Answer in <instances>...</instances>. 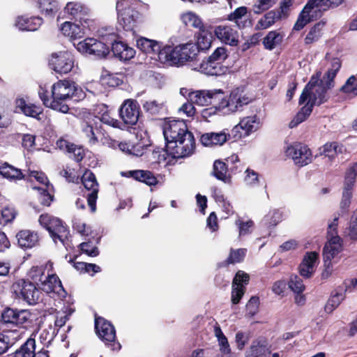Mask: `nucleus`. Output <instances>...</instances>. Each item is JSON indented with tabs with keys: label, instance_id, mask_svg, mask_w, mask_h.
I'll return each mask as SVG.
<instances>
[{
	"label": "nucleus",
	"instance_id": "f257e3e1",
	"mask_svg": "<svg viewBox=\"0 0 357 357\" xmlns=\"http://www.w3.org/2000/svg\"><path fill=\"white\" fill-rule=\"evenodd\" d=\"M340 67V60L334 58L331 61L330 68L321 79L320 73L312 76L300 96L299 104L304 103L307 99V103L312 107L327 102L330 97L328 91L335 86L334 78Z\"/></svg>",
	"mask_w": 357,
	"mask_h": 357
},
{
	"label": "nucleus",
	"instance_id": "f03ea898",
	"mask_svg": "<svg viewBox=\"0 0 357 357\" xmlns=\"http://www.w3.org/2000/svg\"><path fill=\"white\" fill-rule=\"evenodd\" d=\"M81 89H78L74 82L59 80L52 86V99L49 98L48 92L40 88L38 94L44 105L63 114L69 111L68 102Z\"/></svg>",
	"mask_w": 357,
	"mask_h": 357
},
{
	"label": "nucleus",
	"instance_id": "7ed1b4c3",
	"mask_svg": "<svg viewBox=\"0 0 357 357\" xmlns=\"http://www.w3.org/2000/svg\"><path fill=\"white\" fill-rule=\"evenodd\" d=\"M222 98L217 106V111L223 114H230L241 111L244 105H247L252 101V98L244 92L242 88L239 87L233 89L227 98L222 90Z\"/></svg>",
	"mask_w": 357,
	"mask_h": 357
},
{
	"label": "nucleus",
	"instance_id": "20e7f679",
	"mask_svg": "<svg viewBox=\"0 0 357 357\" xmlns=\"http://www.w3.org/2000/svg\"><path fill=\"white\" fill-rule=\"evenodd\" d=\"M39 222L41 226L48 231L54 243H56L59 241L63 245H66L69 231L61 220L46 213L40 216Z\"/></svg>",
	"mask_w": 357,
	"mask_h": 357
},
{
	"label": "nucleus",
	"instance_id": "39448f33",
	"mask_svg": "<svg viewBox=\"0 0 357 357\" xmlns=\"http://www.w3.org/2000/svg\"><path fill=\"white\" fill-rule=\"evenodd\" d=\"M11 290L16 298L22 299L29 305H35L40 299V291L33 282L28 280H16L13 284Z\"/></svg>",
	"mask_w": 357,
	"mask_h": 357
},
{
	"label": "nucleus",
	"instance_id": "423d86ee",
	"mask_svg": "<svg viewBox=\"0 0 357 357\" xmlns=\"http://www.w3.org/2000/svg\"><path fill=\"white\" fill-rule=\"evenodd\" d=\"M195 149V140L193 134L188 131L177 144L170 143L165 146V152L173 158H181L190 155Z\"/></svg>",
	"mask_w": 357,
	"mask_h": 357
},
{
	"label": "nucleus",
	"instance_id": "0eeeda50",
	"mask_svg": "<svg viewBox=\"0 0 357 357\" xmlns=\"http://www.w3.org/2000/svg\"><path fill=\"white\" fill-rule=\"evenodd\" d=\"M95 329L98 337L107 345H111L112 350H119L121 344L116 342V331L114 326L102 317L95 319Z\"/></svg>",
	"mask_w": 357,
	"mask_h": 357
},
{
	"label": "nucleus",
	"instance_id": "6e6552de",
	"mask_svg": "<svg viewBox=\"0 0 357 357\" xmlns=\"http://www.w3.org/2000/svg\"><path fill=\"white\" fill-rule=\"evenodd\" d=\"M222 89L198 90L194 91L190 95V101L199 106L212 105L217 111V106L222 100Z\"/></svg>",
	"mask_w": 357,
	"mask_h": 357
},
{
	"label": "nucleus",
	"instance_id": "1a4fd4ad",
	"mask_svg": "<svg viewBox=\"0 0 357 357\" xmlns=\"http://www.w3.org/2000/svg\"><path fill=\"white\" fill-rule=\"evenodd\" d=\"M342 248L341 238L333 237L328 241L323 250V257L325 270L322 273V278H327L332 272L331 261L341 252Z\"/></svg>",
	"mask_w": 357,
	"mask_h": 357
},
{
	"label": "nucleus",
	"instance_id": "9d476101",
	"mask_svg": "<svg viewBox=\"0 0 357 357\" xmlns=\"http://www.w3.org/2000/svg\"><path fill=\"white\" fill-rule=\"evenodd\" d=\"M128 0H122L116 3V11L118 13L119 22L126 31L132 30L135 24L139 17V13L137 10L126 7Z\"/></svg>",
	"mask_w": 357,
	"mask_h": 357
},
{
	"label": "nucleus",
	"instance_id": "9b49d317",
	"mask_svg": "<svg viewBox=\"0 0 357 357\" xmlns=\"http://www.w3.org/2000/svg\"><path fill=\"white\" fill-rule=\"evenodd\" d=\"M77 49L82 53L93 55L98 58L105 57L109 53V47L93 38L78 43Z\"/></svg>",
	"mask_w": 357,
	"mask_h": 357
},
{
	"label": "nucleus",
	"instance_id": "f8f14e48",
	"mask_svg": "<svg viewBox=\"0 0 357 357\" xmlns=\"http://www.w3.org/2000/svg\"><path fill=\"white\" fill-rule=\"evenodd\" d=\"M187 126L183 121H171L164 125L163 135L166 146L170 143L177 144L182 139L184 134L188 132Z\"/></svg>",
	"mask_w": 357,
	"mask_h": 357
},
{
	"label": "nucleus",
	"instance_id": "ddd939ff",
	"mask_svg": "<svg viewBox=\"0 0 357 357\" xmlns=\"http://www.w3.org/2000/svg\"><path fill=\"white\" fill-rule=\"evenodd\" d=\"M82 183L86 190L90 191L87 195V203L91 212L96 210V200L99 191V185L96 180L95 174L88 170L86 171L81 178Z\"/></svg>",
	"mask_w": 357,
	"mask_h": 357
},
{
	"label": "nucleus",
	"instance_id": "4468645a",
	"mask_svg": "<svg viewBox=\"0 0 357 357\" xmlns=\"http://www.w3.org/2000/svg\"><path fill=\"white\" fill-rule=\"evenodd\" d=\"M286 154L294 160V163L303 167L312 162V153L310 149L301 143L290 145L286 150Z\"/></svg>",
	"mask_w": 357,
	"mask_h": 357
},
{
	"label": "nucleus",
	"instance_id": "2eb2a0df",
	"mask_svg": "<svg viewBox=\"0 0 357 357\" xmlns=\"http://www.w3.org/2000/svg\"><path fill=\"white\" fill-rule=\"evenodd\" d=\"M50 66L57 73L67 74L74 67L73 56L68 52L54 54L50 60Z\"/></svg>",
	"mask_w": 357,
	"mask_h": 357
},
{
	"label": "nucleus",
	"instance_id": "dca6fc26",
	"mask_svg": "<svg viewBox=\"0 0 357 357\" xmlns=\"http://www.w3.org/2000/svg\"><path fill=\"white\" fill-rule=\"evenodd\" d=\"M119 115L125 124L135 125L139 116V105L136 100H126L119 109Z\"/></svg>",
	"mask_w": 357,
	"mask_h": 357
},
{
	"label": "nucleus",
	"instance_id": "f3484780",
	"mask_svg": "<svg viewBox=\"0 0 357 357\" xmlns=\"http://www.w3.org/2000/svg\"><path fill=\"white\" fill-rule=\"evenodd\" d=\"M226 160L227 163L220 160H215L211 175L224 183L230 184L231 183V178L229 174H228V164L239 162V159L238 155H232Z\"/></svg>",
	"mask_w": 357,
	"mask_h": 357
},
{
	"label": "nucleus",
	"instance_id": "a211bd4d",
	"mask_svg": "<svg viewBox=\"0 0 357 357\" xmlns=\"http://www.w3.org/2000/svg\"><path fill=\"white\" fill-rule=\"evenodd\" d=\"M321 15V12H319L311 0H309L300 13L294 26V30L300 31L303 29L306 24Z\"/></svg>",
	"mask_w": 357,
	"mask_h": 357
},
{
	"label": "nucleus",
	"instance_id": "6ab92c4d",
	"mask_svg": "<svg viewBox=\"0 0 357 357\" xmlns=\"http://www.w3.org/2000/svg\"><path fill=\"white\" fill-rule=\"evenodd\" d=\"M321 15V12H319L311 0H309L300 13L294 26V30L300 31L303 29L306 24Z\"/></svg>",
	"mask_w": 357,
	"mask_h": 357
},
{
	"label": "nucleus",
	"instance_id": "aec40b11",
	"mask_svg": "<svg viewBox=\"0 0 357 357\" xmlns=\"http://www.w3.org/2000/svg\"><path fill=\"white\" fill-rule=\"evenodd\" d=\"M250 276L243 271H238L233 280L231 302L238 304L245 291V285L248 284Z\"/></svg>",
	"mask_w": 357,
	"mask_h": 357
},
{
	"label": "nucleus",
	"instance_id": "412c9836",
	"mask_svg": "<svg viewBox=\"0 0 357 357\" xmlns=\"http://www.w3.org/2000/svg\"><path fill=\"white\" fill-rule=\"evenodd\" d=\"M260 121L256 116H250L243 118L239 123L232 130L235 137H241L247 136L250 133L256 131L259 128Z\"/></svg>",
	"mask_w": 357,
	"mask_h": 357
},
{
	"label": "nucleus",
	"instance_id": "4be33fe9",
	"mask_svg": "<svg viewBox=\"0 0 357 357\" xmlns=\"http://www.w3.org/2000/svg\"><path fill=\"white\" fill-rule=\"evenodd\" d=\"M214 33L222 42L231 46H236L238 43V31L229 25L215 26Z\"/></svg>",
	"mask_w": 357,
	"mask_h": 357
},
{
	"label": "nucleus",
	"instance_id": "5701e85b",
	"mask_svg": "<svg viewBox=\"0 0 357 357\" xmlns=\"http://www.w3.org/2000/svg\"><path fill=\"white\" fill-rule=\"evenodd\" d=\"M180 56L178 45L176 47L169 45L161 46L158 55V59L161 63L176 66H181Z\"/></svg>",
	"mask_w": 357,
	"mask_h": 357
},
{
	"label": "nucleus",
	"instance_id": "b1692460",
	"mask_svg": "<svg viewBox=\"0 0 357 357\" xmlns=\"http://www.w3.org/2000/svg\"><path fill=\"white\" fill-rule=\"evenodd\" d=\"M30 317V314L26 310H16L9 307L6 308L1 314V321L4 324L22 325Z\"/></svg>",
	"mask_w": 357,
	"mask_h": 357
},
{
	"label": "nucleus",
	"instance_id": "393cba45",
	"mask_svg": "<svg viewBox=\"0 0 357 357\" xmlns=\"http://www.w3.org/2000/svg\"><path fill=\"white\" fill-rule=\"evenodd\" d=\"M193 69L211 76H220L224 75L227 70V68L222 64H220L208 57L206 61H202Z\"/></svg>",
	"mask_w": 357,
	"mask_h": 357
},
{
	"label": "nucleus",
	"instance_id": "a878e982",
	"mask_svg": "<svg viewBox=\"0 0 357 357\" xmlns=\"http://www.w3.org/2000/svg\"><path fill=\"white\" fill-rule=\"evenodd\" d=\"M16 112H20L27 116L41 121L44 116L43 109L33 104H27L24 99L17 98L15 100Z\"/></svg>",
	"mask_w": 357,
	"mask_h": 357
},
{
	"label": "nucleus",
	"instance_id": "bb28decb",
	"mask_svg": "<svg viewBox=\"0 0 357 357\" xmlns=\"http://www.w3.org/2000/svg\"><path fill=\"white\" fill-rule=\"evenodd\" d=\"M88 10L86 7L78 2H68L64 8V13L70 19L78 20L81 23L82 21L86 22L84 17L87 15Z\"/></svg>",
	"mask_w": 357,
	"mask_h": 357
},
{
	"label": "nucleus",
	"instance_id": "cd10ccee",
	"mask_svg": "<svg viewBox=\"0 0 357 357\" xmlns=\"http://www.w3.org/2000/svg\"><path fill=\"white\" fill-rule=\"evenodd\" d=\"M229 137L225 131L218 132H207L201 137V142L204 146H221Z\"/></svg>",
	"mask_w": 357,
	"mask_h": 357
},
{
	"label": "nucleus",
	"instance_id": "c85d7f7f",
	"mask_svg": "<svg viewBox=\"0 0 357 357\" xmlns=\"http://www.w3.org/2000/svg\"><path fill=\"white\" fill-rule=\"evenodd\" d=\"M41 289L47 293H65L64 289L59 277L55 274H48L45 279L41 282Z\"/></svg>",
	"mask_w": 357,
	"mask_h": 357
},
{
	"label": "nucleus",
	"instance_id": "c756f323",
	"mask_svg": "<svg viewBox=\"0 0 357 357\" xmlns=\"http://www.w3.org/2000/svg\"><path fill=\"white\" fill-rule=\"evenodd\" d=\"M181 65L183 66L188 61L197 60L198 50L196 44L187 43L178 45Z\"/></svg>",
	"mask_w": 357,
	"mask_h": 357
},
{
	"label": "nucleus",
	"instance_id": "7c9ffc66",
	"mask_svg": "<svg viewBox=\"0 0 357 357\" xmlns=\"http://www.w3.org/2000/svg\"><path fill=\"white\" fill-rule=\"evenodd\" d=\"M111 48L114 55L121 61H128L135 54V50L123 42L115 41Z\"/></svg>",
	"mask_w": 357,
	"mask_h": 357
},
{
	"label": "nucleus",
	"instance_id": "2f4dec72",
	"mask_svg": "<svg viewBox=\"0 0 357 357\" xmlns=\"http://www.w3.org/2000/svg\"><path fill=\"white\" fill-rule=\"evenodd\" d=\"M227 20L235 22L239 29L245 28L250 26L251 22L248 18V8L241 6L235 9L227 16Z\"/></svg>",
	"mask_w": 357,
	"mask_h": 357
},
{
	"label": "nucleus",
	"instance_id": "473e14b6",
	"mask_svg": "<svg viewBox=\"0 0 357 357\" xmlns=\"http://www.w3.org/2000/svg\"><path fill=\"white\" fill-rule=\"evenodd\" d=\"M16 238L18 245L24 249L31 248L37 245L38 242V236L37 233L30 230H22L19 231Z\"/></svg>",
	"mask_w": 357,
	"mask_h": 357
},
{
	"label": "nucleus",
	"instance_id": "72a5a7b5",
	"mask_svg": "<svg viewBox=\"0 0 357 357\" xmlns=\"http://www.w3.org/2000/svg\"><path fill=\"white\" fill-rule=\"evenodd\" d=\"M270 353L266 341L257 339L252 341L250 347L246 351V357H268Z\"/></svg>",
	"mask_w": 357,
	"mask_h": 357
},
{
	"label": "nucleus",
	"instance_id": "f704fd0d",
	"mask_svg": "<svg viewBox=\"0 0 357 357\" xmlns=\"http://www.w3.org/2000/svg\"><path fill=\"white\" fill-rule=\"evenodd\" d=\"M125 175L133 178L136 181L143 182L148 185H154L158 183L157 178L150 171L132 170L126 172Z\"/></svg>",
	"mask_w": 357,
	"mask_h": 357
},
{
	"label": "nucleus",
	"instance_id": "c9c22d12",
	"mask_svg": "<svg viewBox=\"0 0 357 357\" xmlns=\"http://www.w3.org/2000/svg\"><path fill=\"white\" fill-rule=\"evenodd\" d=\"M43 23V20L39 17H18L16 26L22 31H34L37 30Z\"/></svg>",
	"mask_w": 357,
	"mask_h": 357
},
{
	"label": "nucleus",
	"instance_id": "e433bc0d",
	"mask_svg": "<svg viewBox=\"0 0 357 357\" xmlns=\"http://www.w3.org/2000/svg\"><path fill=\"white\" fill-rule=\"evenodd\" d=\"M162 44L154 40L141 37L137 40V46L142 52L146 54H157L158 55Z\"/></svg>",
	"mask_w": 357,
	"mask_h": 357
},
{
	"label": "nucleus",
	"instance_id": "4c0bfd02",
	"mask_svg": "<svg viewBox=\"0 0 357 357\" xmlns=\"http://www.w3.org/2000/svg\"><path fill=\"white\" fill-rule=\"evenodd\" d=\"M213 33L211 31L201 29L197 37L196 45L197 47L198 53L199 51H205L208 50L213 41Z\"/></svg>",
	"mask_w": 357,
	"mask_h": 357
},
{
	"label": "nucleus",
	"instance_id": "58836bf2",
	"mask_svg": "<svg viewBox=\"0 0 357 357\" xmlns=\"http://www.w3.org/2000/svg\"><path fill=\"white\" fill-rule=\"evenodd\" d=\"M284 34L278 31H269L263 40L265 49L272 50L280 45L283 40Z\"/></svg>",
	"mask_w": 357,
	"mask_h": 357
},
{
	"label": "nucleus",
	"instance_id": "ea45409f",
	"mask_svg": "<svg viewBox=\"0 0 357 357\" xmlns=\"http://www.w3.org/2000/svg\"><path fill=\"white\" fill-rule=\"evenodd\" d=\"M0 174L10 181L20 180L24 178L21 169L16 168L6 162L0 166Z\"/></svg>",
	"mask_w": 357,
	"mask_h": 357
},
{
	"label": "nucleus",
	"instance_id": "a19ab883",
	"mask_svg": "<svg viewBox=\"0 0 357 357\" xmlns=\"http://www.w3.org/2000/svg\"><path fill=\"white\" fill-rule=\"evenodd\" d=\"M35 347V340L31 338L28 339L19 349L16 350L14 353L8 355L7 357H33Z\"/></svg>",
	"mask_w": 357,
	"mask_h": 357
},
{
	"label": "nucleus",
	"instance_id": "79ce46f5",
	"mask_svg": "<svg viewBox=\"0 0 357 357\" xmlns=\"http://www.w3.org/2000/svg\"><path fill=\"white\" fill-rule=\"evenodd\" d=\"M214 334L218 339L220 351L225 355H230L231 348L228 340L218 324L214 326Z\"/></svg>",
	"mask_w": 357,
	"mask_h": 357
},
{
	"label": "nucleus",
	"instance_id": "37998d69",
	"mask_svg": "<svg viewBox=\"0 0 357 357\" xmlns=\"http://www.w3.org/2000/svg\"><path fill=\"white\" fill-rule=\"evenodd\" d=\"M282 19L280 15L275 10L266 13L257 22L258 29H266L272 26L277 20Z\"/></svg>",
	"mask_w": 357,
	"mask_h": 357
},
{
	"label": "nucleus",
	"instance_id": "c03bdc74",
	"mask_svg": "<svg viewBox=\"0 0 357 357\" xmlns=\"http://www.w3.org/2000/svg\"><path fill=\"white\" fill-rule=\"evenodd\" d=\"M325 25V22H319L315 24L309 31L305 38V44L310 45L317 42L321 36L322 29Z\"/></svg>",
	"mask_w": 357,
	"mask_h": 357
},
{
	"label": "nucleus",
	"instance_id": "a18cd8bd",
	"mask_svg": "<svg viewBox=\"0 0 357 357\" xmlns=\"http://www.w3.org/2000/svg\"><path fill=\"white\" fill-rule=\"evenodd\" d=\"M312 111V106L307 102L290 121L289 124V128H295L298 124L303 122L310 115Z\"/></svg>",
	"mask_w": 357,
	"mask_h": 357
},
{
	"label": "nucleus",
	"instance_id": "49530a36",
	"mask_svg": "<svg viewBox=\"0 0 357 357\" xmlns=\"http://www.w3.org/2000/svg\"><path fill=\"white\" fill-rule=\"evenodd\" d=\"M99 108H100V110L101 112H102V114H100V112H98V114L100 115V116H98V118L102 123H103L106 125L110 126L113 128L122 129L121 123L119 122L117 119H113L112 117L110 116V115L107 111V107L105 105H100L99 107Z\"/></svg>",
	"mask_w": 357,
	"mask_h": 357
},
{
	"label": "nucleus",
	"instance_id": "de8ad7c7",
	"mask_svg": "<svg viewBox=\"0 0 357 357\" xmlns=\"http://www.w3.org/2000/svg\"><path fill=\"white\" fill-rule=\"evenodd\" d=\"M38 7L42 13L53 16L59 10V5L55 0H39Z\"/></svg>",
	"mask_w": 357,
	"mask_h": 357
},
{
	"label": "nucleus",
	"instance_id": "09e8293b",
	"mask_svg": "<svg viewBox=\"0 0 357 357\" xmlns=\"http://www.w3.org/2000/svg\"><path fill=\"white\" fill-rule=\"evenodd\" d=\"M181 20L186 26H192L199 29V30L202 29L204 26V24L199 16L192 12H188L183 14Z\"/></svg>",
	"mask_w": 357,
	"mask_h": 357
},
{
	"label": "nucleus",
	"instance_id": "8fccbe9b",
	"mask_svg": "<svg viewBox=\"0 0 357 357\" xmlns=\"http://www.w3.org/2000/svg\"><path fill=\"white\" fill-rule=\"evenodd\" d=\"M345 0H311L316 8L321 12V10H328L333 9L344 2Z\"/></svg>",
	"mask_w": 357,
	"mask_h": 357
},
{
	"label": "nucleus",
	"instance_id": "3c124183",
	"mask_svg": "<svg viewBox=\"0 0 357 357\" xmlns=\"http://www.w3.org/2000/svg\"><path fill=\"white\" fill-rule=\"evenodd\" d=\"M344 294L342 291H336L335 294H333L325 306V310L328 313L332 312L339 306L344 299Z\"/></svg>",
	"mask_w": 357,
	"mask_h": 357
},
{
	"label": "nucleus",
	"instance_id": "603ef678",
	"mask_svg": "<svg viewBox=\"0 0 357 357\" xmlns=\"http://www.w3.org/2000/svg\"><path fill=\"white\" fill-rule=\"evenodd\" d=\"M0 212V221L3 225L11 222L15 218L17 215L15 208L9 205L1 206Z\"/></svg>",
	"mask_w": 357,
	"mask_h": 357
},
{
	"label": "nucleus",
	"instance_id": "864d4df0",
	"mask_svg": "<svg viewBox=\"0 0 357 357\" xmlns=\"http://www.w3.org/2000/svg\"><path fill=\"white\" fill-rule=\"evenodd\" d=\"M56 332L54 328L49 326L48 328H44L39 335V340L44 345L48 347L49 344L53 341Z\"/></svg>",
	"mask_w": 357,
	"mask_h": 357
},
{
	"label": "nucleus",
	"instance_id": "5fc2aeb1",
	"mask_svg": "<svg viewBox=\"0 0 357 357\" xmlns=\"http://www.w3.org/2000/svg\"><path fill=\"white\" fill-rule=\"evenodd\" d=\"M342 152V146H340L337 142L326 143L321 149V153L329 160H333L337 153Z\"/></svg>",
	"mask_w": 357,
	"mask_h": 357
},
{
	"label": "nucleus",
	"instance_id": "6e6d98bb",
	"mask_svg": "<svg viewBox=\"0 0 357 357\" xmlns=\"http://www.w3.org/2000/svg\"><path fill=\"white\" fill-rule=\"evenodd\" d=\"M145 112L151 114H158L163 107V102L156 100H149L142 104Z\"/></svg>",
	"mask_w": 357,
	"mask_h": 357
},
{
	"label": "nucleus",
	"instance_id": "4d7b16f0",
	"mask_svg": "<svg viewBox=\"0 0 357 357\" xmlns=\"http://www.w3.org/2000/svg\"><path fill=\"white\" fill-rule=\"evenodd\" d=\"M82 132L88 139L90 145H95L98 142V134H99V132L97 128H94L91 125L85 124L82 127Z\"/></svg>",
	"mask_w": 357,
	"mask_h": 357
},
{
	"label": "nucleus",
	"instance_id": "13d9d810",
	"mask_svg": "<svg viewBox=\"0 0 357 357\" xmlns=\"http://www.w3.org/2000/svg\"><path fill=\"white\" fill-rule=\"evenodd\" d=\"M278 0H257L253 5V11L255 14H261L273 7Z\"/></svg>",
	"mask_w": 357,
	"mask_h": 357
},
{
	"label": "nucleus",
	"instance_id": "bf43d9fd",
	"mask_svg": "<svg viewBox=\"0 0 357 357\" xmlns=\"http://www.w3.org/2000/svg\"><path fill=\"white\" fill-rule=\"evenodd\" d=\"M357 175V162L354 164L347 172L345 175L344 190L351 191Z\"/></svg>",
	"mask_w": 357,
	"mask_h": 357
},
{
	"label": "nucleus",
	"instance_id": "052dcab7",
	"mask_svg": "<svg viewBox=\"0 0 357 357\" xmlns=\"http://www.w3.org/2000/svg\"><path fill=\"white\" fill-rule=\"evenodd\" d=\"M247 250L239 248L237 250L231 249L229 255L226 260L227 264H236L242 261L246 255Z\"/></svg>",
	"mask_w": 357,
	"mask_h": 357
},
{
	"label": "nucleus",
	"instance_id": "680f3d73",
	"mask_svg": "<svg viewBox=\"0 0 357 357\" xmlns=\"http://www.w3.org/2000/svg\"><path fill=\"white\" fill-rule=\"evenodd\" d=\"M347 235L350 239L357 241V208L351 216L347 228Z\"/></svg>",
	"mask_w": 357,
	"mask_h": 357
},
{
	"label": "nucleus",
	"instance_id": "e2e57ef3",
	"mask_svg": "<svg viewBox=\"0 0 357 357\" xmlns=\"http://www.w3.org/2000/svg\"><path fill=\"white\" fill-rule=\"evenodd\" d=\"M343 93L357 96V82L355 76H351L346 83L340 88Z\"/></svg>",
	"mask_w": 357,
	"mask_h": 357
},
{
	"label": "nucleus",
	"instance_id": "0e129e2a",
	"mask_svg": "<svg viewBox=\"0 0 357 357\" xmlns=\"http://www.w3.org/2000/svg\"><path fill=\"white\" fill-rule=\"evenodd\" d=\"M282 214L278 210L270 211L263 219L266 225L275 226L281 221Z\"/></svg>",
	"mask_w": 357,
	"mask_h": 357
},
{
	"label": "nucleus",
	"instance_id": "69168bd1",
	"mask_svg": "<svg viewBox=\"0 0 357 357\" xmlns=\"http://www.w3.org/2000/svg\"><path fill=\"white\" fill-rule=\"evenodd\" d=\"M289 288L296 294H301L305 289L302 279L298 275H292L289 282Z\"/></svg>",
	"mask_w": 357,
	"mask_h": 357
},
{
	"label": "nucleus",
	"instance_id": "338daca9",
	"mask_svg": "<svg viewBox=\"0 0 357 357\" xmlns=\"http://www.w3.org/2000/svg\"><path fill=\"white\" fill-rule=\"evenodd\" d=\"M250 340V333L238 331L235 335V342L238 350H243Z\"/></svg>",
	"mask_w": 357,
	"mask_h": 357
},
{
	"label": "nucleus",
	"instance_id": "774afa93",
	"mask_svg": "<svg viewBox=\"0 0 357 357\" xmlns=\"http://www.w3.org/2000/svg\"><path fill=\"white\" fill-rule=\"evenodd\" d=\"M33 189L37 190L39 192L38 199L40 203L43 206H49L53 200V196L46 189L40 187H34Z\"/></svg>",
	"mask_w": 357,
	"mask_h": 357
}]
</instances>
